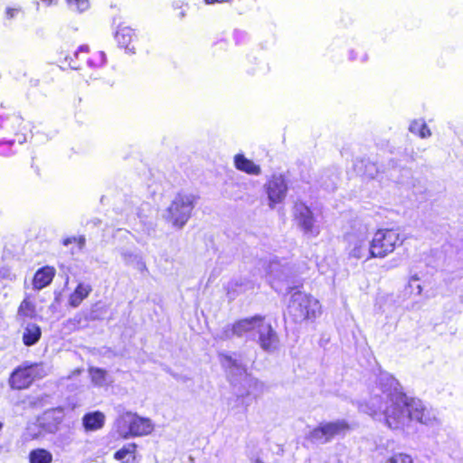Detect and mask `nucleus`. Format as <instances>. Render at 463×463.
Returning a JSON list of instances; mask_svg holds the SVG:
<instances>
[{
	"label": "nucleus",
	"instance_id": "nucleus-21",
	"mask_svg": "<svg viewBox=\"0 0 463 463\" xmlns=\"http://www.w3.org/2000/svg\"><path fill=\"white\" fill-rule=\"evenodd\" d=\"M269 283L274 288V280H283L287 278V269L279 262H271L268 268Z\"/></svg>",
	"mask_w": 463,
	"mask_h": 463
},
{
	"label": "nucleus",
	"instance_id": "nucleus-33",
	"mask_svg": "<svg viewBox=\"0 0 463 463\" xmlns=\"http://www.w3.org/2000/svg\"><path fill=\"white\" fill-rule=\"evenodd\" d=\"M418 281L419 278H417L416 276L411 277L408 282V287L411 288V290L416 289V295L420 296L421 294L422 288L418 283Z\"/></svg>",
	"mask_w": 463,
	"mask_h": 463
},
{
	"label": "nucleus",
	"instance_id": "nucleus-30",
	"mask_svg": "<svg viewBox=\"0 0 463 463\" xmlns=\"http://www.w3.org/2000/svg\"><path fill=\"white\" fill-rule=\"evenodd\" d=\"M173 8L176 11V16L182 20L186 16L188 5L182 1H175L173 3Z\"/></svg>",
	"mask_w": 463,
	"mask_h": 463
},
{
	"label": "nucleus",
	"instance_id": "nucleus-44",
	"mask_svg": "<svg viewBox=\"0 0 463 463\" xmlns=\"http://www.w3.org/2000/svg\"><path fill=\"white\" fill-rule=\"evenodd\" d=\"M256 463H263L262 461L260 460H257Z\"/></svg>",
	"mask_w": 463,
	"mask_h": 463
},
{
	"label": "nucleus",
	"instance_id": "nucleus-28",
	"mask_svg": "<svg viewBox=\"0 0 463 463\" xmlns=\"http://www.w3.org/2000/svg\"><path fill=\"white\" fill-rule=\"evenodd\" d=\"M69 8L71 11L83 13L90 7L89 0H66Z\"/></svg>",
	"mask_w": 463,
	"mask_h": 463
},
{
	"label": "nucleus",
	"instance_id": "nucleus-4",
	"mask_svg": "<svg viewBox=\"0 0 463 463\" xmlns=\"http://www.w3.org/2000/svg\"><path fill=\"white\" fill-rule=\"evenodd\" d=\"M116 429L120 437L128 439L150 434L154 430V425L148 418L139 417L132 412H125L118 419Z\"/></svg>",
	"mask_w": 463,
	"mask_h": 463
},
{
	"label": "nucleus",
	"instance_id": "nucleus-23",
	"mask_svg": "<svg viewBox=\"0 0 463 463\" xmlns=\"http://www.w3.org/2000/svg\"><path fill=\"white\" fill-rule=\"evenodd\" d=\"M30 463H52V454L44 449H33L29 454Z\"/></svg>",
	"mask_w": 463,
	"mask_h": 463
},
{
	"label": "nucleus",
	"instance_id": "nucleus-22",
	"mask_svg": "<svg viewBox=\"0 0 463 463\" xmlns=\"http://www.w3.org/2000/svg\"><path fill=\"white\" fill-rule=\"evenodd\" d=\"M409 130L411 133L419 136L421 138L430 137L431 132L422 118L414 119L411 122Z\"/></svg>",
	"mask_w": 463,
	"mask_h": 463
},
{
	"label": "nucleus",
	"instance_id": "nucleus-35",
	"mask_svg": "<svg viewBox=\"0 0 463 463\" xmlns=\"http://www.w3.org/2000/svg\"><path fill=\"white\" fill-rule=\"evenodd\" d=\"M337 180H338L337 175H332L331 184L325 183L324 184L326 186L327 189H334L335 184H336V181Z\"/></svg>",
	"mask_w": 463,
	"mask_h": 463
},
{
	"label": "nucleus",
	"instance_id": "nucleus-5",
	"mask_svg": "<svg viewBox=\"0 0 463 463\" xmlns=\"http://www.w3.org/2000/svg\"><path fill=\"white\" fill-rule=\"evenodd\" d=\"M194 196L177 194L167 208L165 219L176 228H182L189 220L194 207Z\"/></svg>",
	"mask_w": 463,
	"mask_h": 463
},
{
	"label": "nucleus",
	"instance_id": "nucleus-7",
	"mask_svg": "<svg viewBox=\"0 0 463 463\" xmlns=\"http://www.w3.org/2000/svg\"><path fill=\"white\" fill-rule=\"evenodd\" d=\"M349 430L350 425L345 420L324 421L310 430L308 439L318 444H326L337 436L345 435Z\"/></svg>",
	"mask_w": 463,
	"mask_h": 463
},
{
	"label": "nucleus",
	"instance_id": "nucleus-17",
	"mask_svg": "<svg viewBox=\"0 0 463 463\" xmlns=\"http://www.w3.org/2000/svg\"><path fill=\"white\" fill-rule=\"evenodd\" d=\"M105 415L100 411H93L85 414L82 418V424L87 431H95L103 427Z\"/></svg>",
	"mask_w": 463,
	"mask_h": 463
},
{
	"label": "nucleus",
	"instance_id": "nucleus-20",
	"mask_svg": "<svg viewBox=\"0 0 463 463\" xmlns=\"http://www.w3.org/2000/svg\"><path fill=\"white\" fill-rule=\"evenodd\" d=\"M89 53V47L82 45L73 53V57H65L64 66H68L72 70H80L82 65L79 61H82L86 58Z\"/></svg>",
	"mask_w": 463,
	"mask_h": 463
},
{
	"label": "nucleus",
	"instance_id": "nucleus-41",
	"mask_svg": "<svg viewBox=\"0 0 463 463\" xmlns=\"http://www.w3.org/2000/svg\"><path fill=\"white\" fill-rule=\"evenodd\" d=\"M350 59L351 60H356L357 59L355 56H354V51H352L351 53H350Z\"/></svg>",
	"mask_w": 463,
	"mask_h": 463
},
{
	"label": "nucleus",
	"instance_id": "nucleus-15",
	"mask_svg": "<svg viewBox=\"0 0 463 463\" xmlns=\"http://www.w3.org/2000/svg\"><path fill=\"white\" fill-rule=\"evenodd\" d=\"M88 373L92 385L95 387L107 388L113 383L112 377L102 368L90 366L88 369Z\"/></svg>",
	"mask_w": 463,
	"mask_h": 463
},
{
	"label": "nucleus",
	"instance_id": "nucleus-38",
	"mask_svg": "<svg viewBox=\"0 0 463 463\" xmlns=\"http://www.w3.org/2000/svg\"><path fill=\"white\" fill-rule=\"evenodd\" d=\"M207 4H216V3H224L229 2L230 0H204Z\"/></svg>",
	"mask_w": 463,
	"mask_h": 463
},
{
	"label": "nucleus",
	"instance_id": "nucleus-8",
	"mask_svg": "<svg viewBox=\"0 0 463 463\" xmlns=\"http://www.w3.org/2000/svg\"><path fill=\"white\" fill-rule=\"evenodd\" d=\"M345 241L349 258L364 259L365 260L373 258L371 257V241H368V231L365 227H361L357 231L348 233L345 236Z\"/></svg>",
	"mask_w": 463,
	"mask_h": 463
},
{
	"label": "nucleus",
	"instance_id": "nucleus-31",
	"mask_svg": "<svg viewBox=\"0 0 463 463\" xmlns=\"http://www.w3.org/2000/svg\"><path fill=\"white\" fill-rule=\"evenodd\" d=\"M122 260L127 265H132L139 257L136 253L128 250H123L120 253Z\"/></svg>",
	"mask_w": 463,
	"mask_h": 463
},
{
	"label": "nucleus",
	"instance_id": "nucleus-14",
	"mask_svg": "<svg viewBox=\"0 0 463 463\" xmlns=\"http://www.w3.org/2000/svg\"><path fill=\"white\" fill-rule=\"evenodd\" d=\"M233 164L237 170L247 175L256 176L261 175V167L243 154H236L233 157Z\"/></svg>",
	"mask_w": 463,
	"mask_h": 463
},
{
	"label": "nucleus",
	"instance_id": "nucleus-40",
	"mask_svg": "<svg viewBox=\"0 0 463 463\" xmlns=\"http://www.w3.org/2000/svg\"><path fill=\"white\" fill-rule=\"evenodd\" d=\"M367 60V55L366 54H363V56L361 57L360 61H365Z\"/></svg>",
	"mask_w": 463,
	"mask_h": 463
},
{
	"label": "nucleus",
	"instance_id": "nucleus-39",
	"mask_svg": "<svg viewBox=\"0 0 463 463\" xmlns=\"http://www.w3.org/2000/svg\"><path fill=\"white\" fill-rule=\"evenodd\" d=\"M47 5H52L57 3V0H41Z\"/></svg>",
	"mask_w": 463,
	"mask_h": 463
},
{
	"label": "nucleus",
	"instance_id": "nucleus-11",
	"mask_svg": "<svg viewBox=\"0 0 463 463\" xmlns=\"http://www.w3.org/2000/svg\"><path fill=\"white\" fill-rule=\"evenodd\" d=\"M288 186L282 175H273L266 184V192L269 201V206L273 208L281 203L286 197Z\"/></svg>",
	"mask_w": 463,
	"mask_h": 463
},
{
	"label": "nucleus",
	"instance_id": "nucleus-34",
	"mask_svg": "<svg viewBox=\"0 0 463 463\" xmlns=\"http://www.w3.org/2000/svg\"><path fill=\"white\" fill-rule=\"evenodd\" d=\"M133 265L135 266V268L137 269H138L141 272L146 270V263L143 261V260L140 257L137 258V260H136V262Z\"/></svg>",
	"mask_w": 463,
	"mask_h": 463
},
{
	"label": "nucleus",
	"instance_id": "nucleus-27",
	"mask_svg": "<svg viewBox=\"0 0 463 463\" xmlns=\"http://www.w3.org/2000/svg\"><path fill=\"white\" fill-rule=\"evenodd\" d=\"M136 451V445L135 444H128L124 446L122 449L118 450L114 454V458L119 461H129V458L133 457Z\"/></svg>",
	"mask_w": 463,
	"mask_h": 463
},
{
	"label": "nucleus",
	"instance_id": "nucleus-26",
	"mask_svg": "<svg viewBox=\"0 0 463 463\" xmlns=\"http://www.w3.org/2000/svg\"><path fill=\"white\" fill-rule=\"evenodd\" d=\"M106 63V54L103 52L98 51L90 54L87 59V64L90 68L99 69Z\"/></svg>",
	"mask_w": 463,
	"mask_h": 463
},
{
	"label": "nucleus",
	"instance_id": "nucleus-25",
	"mask_svg": "<svg viewBox=\"0 0 463 463\" xmlns=\"http://www.w3.org/2000/svg\"><path fill=\"white\" fill-rule=\"evenodd\" d=\"M24 14V9L19 4L7 5L4 11V19L6 21H12Z\"/></svg>",
	"mask_w": 463,
	"mask_h": 463
},
{
	"label": "nucleus",
	"instance_id": "nucleus-3",
	"mask_svg": "<svg viewBox=\"0 0 463 463\" xmlns=\"http://www.w3.org/2000/svg\"><path fill=\"white\" fill-rule=\"evenodd\" d=\"M322 312L320 301L313 295L300 290L291 294L288 313L294 322L315 321L322 315Z\"/></svg>",
	"mask_w": 463,
	"mask_h": 463
},
{
	"label": "nucleus",
	"instance_id": "nucleus-12",
	"mask_svg": "<svg viewBox=\"0 0 463 463\" xmlns=\"http://www.w3.org/2000/svg\"><path fill=\"white\" fill-rule=\"evenodd\" d=\"M222 365L225 368L232 383H236L240 379L247 378V372L241 361L232 355L221 356Z\"/></svg>",
	"mask_w": 463,
	"mask_h": 463
},
{
	"label": "nucleus",
	"instance_id": "nucleus-10",
	"mask_svg": "<svg viewBox=\"0 0 463 463\" xmlns=\"http://www.w3.org/2000/svg\"><path fill=\"white\" fill-rule=\"evenodd\" d=\"M295 217L298 225L306 234L316 237L319 234V226L310 209L304 203H298L295 205Z\"/></svg>",
	"mask_w": 463,
	"mask_h": 463
},
{
	"label": "nucleus",
	"instance_id": "nucleus-16",
	"mask_svg": "<svg viewBox=\"0 0 463 463\" xmlns=\"http://www.w3.org/2000/svg\"><path fill=\"white\" fill-rule=\"evenodd\" d=\"M54 275L55 269L52 267L46 266L40 269L33 277V288L40 290L45 288L52 281Z\"/></svg>",
	"mask_w": 463,
	"mask_h": 463
},
{
	"label": "nucleus",
	"instance_id": "nucleus-37",
	"mask_svg": "<svg viewBox=\"0 0 463 463\" xmlns=\"http://www.w3.org/2000/svg\"><path fill=\"white\" fill-rule=\"evenodd\" d=\"M80 249H82L83 246L85 245V238L83 236H79V237H76V242Z\"/></svg>",
	"mask_w": 463,
	"mask_h": 463
},
{
	"label": "nucleus",
	"instance_id": "nucleus-29",
	"mask_svg": "<svg viewBox=\"0 0 463 463\" xmlns=\"http://www.w3.org/2000/svg\"><path fill=\"white\" fill-rule=\"evenodd\" d=\"M385 463H413L411 456L404 453H397L390 457Z\"/></svg>",
	"mask_w": 463,
	"mask_h": 463
},
{
	"label": "nucleus",
	"instance_id": "nucleus-24",
	"mask_svg": "<svg viewBox=\"0 0 463 463\" xmlns=\"http://www.w3.org/2000/svg\"><path fill=\"white\" fill-rule=\"evenodd\" d=\"M36 315L35 306L28 298H24L18 308L17 316L33 318Z\"/></svg>",
	"mask_w": 463,
	"mask_h": 463
},
{
	"label": "nucleus",
	"instance_id": "nucleus-6",
	"mask_svg": "<svg viewBox=\"0 0 463 463\" xmlns=\"http://www.w3.org/2000/svg\"><path fill=\"white\" fill-rule=\"evenodd\" d=\"M402 243L401 234L392 229L378 230L371 241V257L383 259Z\"/></svg>",
	"mask_w": 463,
	"mask_h": 463
},
{
	"label": "nucleus",
	"instance_id": "nucleus-36",
	"mask_svg": "<svg viewBox=\"0 0 463 463\" xmlns=\"http://www.w3.org/2000/svg\"><path fill=\"white\" fill-rule=\"evenodd\" d=\"M76 242V237L73 236V237H68V238H65L63 241H62V244L64 246H68L70 245L71 243H75Z\"/></svg>",
	"mask_w": 463,
	"mask_h": 463
},
{
	"label": "nucleus",
	"instance_id": "nucleus-1",
	"mask_svg": "<svg viewBox=\"0 0 463 463\" xmlns=\"http://www.w3.org/2000/svg\"><path fill=\"white\" fill-rule=\"evenodd\" d=\"M360 410L394 430H403L412 421L423 425H433L438 421L431 408L420 399L407 396L399 382L388 373L380 374L370 397L360 405Z\"/></svg>",
	"mask_w": 463,
	"mask_h": 463
},
{
	"label": "nucleus",
	"instance_id": "nucleus-43",
	"mask_svg": "<svg viewBox=\"0 0 463 463\" xmlns=\"http://www.w3.org/2000/svg\"><path fill=\"white\" fill-rule=\"evenodd\" d=\"M48 417H49V413H45V415H44V418H43V419L48 418Z\"/></svg>",
	"mask_w": 463,
	"mask_h": 463
},
{
	"label": "nucleus",
	"instance_id": "nucleus-2",
	"mask_svg": "<svg viewBox=\"0 0 463 463\" xmlns=\"http://www.w3.org/2000/svg\"><path fill=\"white\" fill-rule=\"evenodd\" d=\"M232 335L245 336L250 339H255L258 336L260 346L267 351L274 349L278 341L271 325L260 316L241 319L236 322L232 328L225 329L224 336L231 337Z\"/></svg>",
	"mask_w": 463,
	"mask_h": 463
},
{
	"label": "nucleus",
	"instance_id": "nucleus-18",
	"mask_svg": "<svg viewBox=\"0 0 463 463\" xmlns=\"http://www.w3.org/2000/svg\"><path fill=\"white\" fill-rule=\"evenodd\" d=\"M91 290L92 288L90 284L79 283L69 298V304L73 307H79L88 298Z\"/></svg>",
	"mask_w": 463,
	"mask_h": 463
},
{
	"label": "nucleus",
	"instance_id": "nucleus-19",
	"mask_svg": "<svg viewBox=\"0 0 463 463\" xmlns=\"http://www.w3.org/2000/svg\"><path fill=\"white\" fill-rule=\"evenodd\" d=\"M42 335L40 326L34 323L26 325L23 334V342L25 345L30 346L36 344Z\"/></svg>",
	"mask_w": 463,
	"mask_h": 463
},
{
	"label": "nucleus",
	"instance_id": "nucleus-9",
	"mask_svg": "<svg viewBox=\"0 0 463 463\" xmlns=\"http://www.w3.org/2000/svg\"><path fill=\"white\" fill-rule=\"evenodd\" d=\"M46 374L43 364H33L18 367L10 377V384L14 389H25L35 378H41Z\"/></svg>",
	"mask_w": 463,
	"mask_h": 463
},
{
	"label": "nucleus",
	"instance_id": "nucleus-42",
	"mask_svg": "<svg viewBox=\"0 0 463 463\" xmlns=\"http://www.w3.org/2000/svg\"><path fill=\"white\" fill-rule=\"evenodd\" d=\"M54 430H55V427H49V428L47 429V430H48V431H50V432L54 431Z\"/></svg>",
	"mask_w": 463,
	"mask_h": 463
},
{
	"label": "nucleus",
	"instance_id": "nucleus-32",
	"mask_svg": "<svg viewBox=\"0 0 463 463\" xmlns=\"http://www.w3.org/2000/svg\"><path fill=\"white\" fill-rule=\"evenodd\" d=\"M364 175L366 177H369V178H375L376 175H377V167H376V165L373 163L368 162L365 165V170L364 172Z\"/></svg>",
	"mask_w": 463,
	"mask_h": 463
},
{
	"label": "nucleus",
	"instance_id": "nucleus-13",
	"mask_svg": "<svg viewBox=\"0 0 463 463\" xmlns=\"http://www.w3.org/2000/svg\"><path fill=\"white\" fill-rule=\"evenodd\" d=\"M115 39L121 48L128 53H135L137 50V34L129 26L121 24L115 33Z\"/></svg>",
	"mask_w": 463,
	"mask_h": 463
}]
</instances>
